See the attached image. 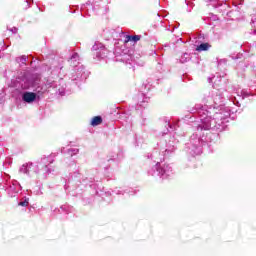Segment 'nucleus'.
<instances>
[{"instance_id":"nucleus-1","label":"nucleus","mask_w":256,"mask_h":256,"mask_svg":"<svg viewBox=\"0 0 256 256\" xmlns=\"http://www.w3.org/2000/svg\"><path fill=\"white\" fill-rule=\"evenodd\" d=\"M22 99L26 103H33V101H35V99H37V94H35L33 92H26L23 94Z\"/></svg>"},{"instance_id":"nucleus-2","label":"nucleus","mask_w":256,"mask_h":256,"mask_svg":"<svg viewBox=\"0 0 256 256\" xmlns=\"http://www.w3.org/2000/svg\"><path fill=\"white\" fill-rule=\"evenodd\" d=\"M129 41H133L134 43H137V41H141V36L140 35H134V36L126 35L124 43L127 44V43H129Z\"/></svg>"},{"instance_id":"nucleus-3","label":"nucleus","mask_w":256,"mask_h":256,"mask_svg":"<svg viewBox=\"0 0 256 256\" xmlns=\"http://www.w3.org/2000/svg\"><path fill=\"white\" fill-rule=\"evenodd\" d=\"M101 123H103V118H101V116H95L92 118L90 125L97 127V125H101Z\"/></svg>"},{"instance_id":"nucleus-4","label":"nucleus","mask_w":256,"mask_h":256,"mask_svg":"<svg viewBox=\"0 0 256 256\" xmlns=\"http://www.w3.org/2000/svg\"><path fill=\"white\" fill-rule=\"evenodd\" d=\"M211 45L209 43H202L199 46H197L196 51H209Z\"/></svg>"},{"instance_id":"nucleus-5","label":"nucleus","mask_w":256,"mask_h":256,"mask_svg":"<svg viewBox=\"0 0 256 256\" xmlns=\"http://www.w3.org/2000/svg\"><path fill=\"white\" fill-rule=\"evenodd\" d=\"M19 205H20V207H27L29 205V201L24 200V201L20 202Z\"/></svg>"},{"instance_id":"nucleus-6","label":"nucleus","mask_w":256,"mask_h":256,"mask_svg":"<svg viewBox=\"0 0 256 256\" xmlns=\"http://www.w3.org/2000/svg\"><path fill=\"white\" fill-rule=\"evenodd\" d=\"M12 32H13V33H17V28H14V29L12 30Z\"/></svg>"}]
</instances>
